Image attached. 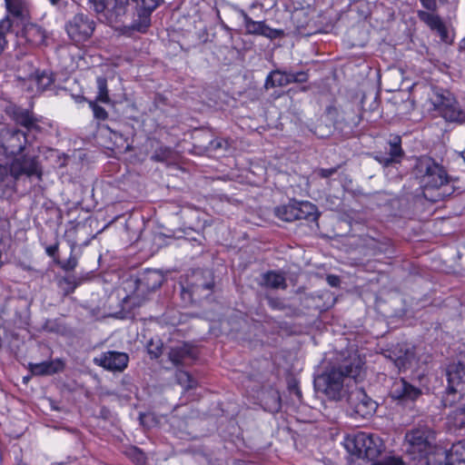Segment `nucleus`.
<instances>
[{
  "instance_id": "nucleus-49",
  "label": "nucleus",
  "mask_w": 465,
  "mask_h": 465,
  "mask_svg": "<svg viewBox=\"0 0 465 465\" xmlns=\"http://www.w3.org/2000/svg\"><path fill=\"white\" fill-rule=\"evenodd\" d=\"M422 6L429 11H436L437 0H420Z\"/></svg>"
},
{
  "instance_id": "nucleus-11",
  "label": "nucleus",
  "mask_w": 465,
  "mask_h": 465,
  "mask_svg": "<svg viewBox=\"0 0 465 465\" xmlns=\"http://www.w3.org/2000/svg\"><path fill=\"white\" fill-rule=\"evenodd\" d=\"M383 355L391 360L400 371L411 367L415 361L414 347L407 343L397 344L386 350Z\"/></svg>"
},
{
  "instance_id": "nucleus-22",
  "label": "nucleus",
  "mask_w": 465,
  "mask_h": 465,
  "mask_svg": "<svg viewBox=\"0 0 465 465\" xmlns=\"http://www.w3.org/2000/svg\"><path fill=\"white\" fill-rule=\"evenodd\" d=\"M17 25L10 24L8 19L0 21V54H2L8 42L17 40Z\"/></svg>"
},
{
  "instance_id": "nucleus-52",
  "label": "nucleus",
  "mask_w": 465,
  "mask_h": 465,
  "mask_svg": "<svg viewBox=\"0 0 465 465\" xmlns=\"http://www.w3.org/2000/svg\"><path fill=\"white\" fill-rule=\"evenodd\" d=\"M45 251L50 257H54L58 251V243L48 246Z\"/></svg>"
},
{
  "instance_id": "nucleus-13",
  "label": "nucleus",
  "mask_w": 465,
  "mask_h": 465,
  "mask_svg": "<svg viewBox=\"0 0 465 465\" xmlns=\"http://www.w3.org/2000/svg\"><path fill=\"white\" fill-rule=\"evenodd\" d=\"M246 33L249 35H262L270 39H275L283 35L282 30L273 29L268 26L264 22L253 21L243 10L240 12Z\"/></svg>"
},
{
  "instance_id": "nucleus-2",
  "label": "nucleus",
  "mask_w": 465,
  "mask_h": 465,
  "mask_svg": "<svg viewBox=\"0 0 465 465\" xmlns=\"http://www.w3.org/2000/svg\"><path fill=\"white\" fill-rule=\"evenodd\" d=\"M363 367L362 360L356 354L350 355L342 363L327 368L314 379V388L328 399L340 401L348 392L347 384H353Z\"/></svg>"
},
{
  "instance_id": "nucleus-47",
  "label": "nucleus",
  "mask_w": 465,
  "mask_h": 465,
  "mask_svg": "<svg viewBox=\"0 0 465 465\" xmlns=\"http://www.w3.org/2000/svg\"><path fill=\"white\" fill-rule=\"evenodd\" d=\"M308 81V74L304 71H300L297 73H292V83H305Z\"/></svg>"
},
{
  "instance_id": "nucleus-12",
  "label": "nucleus",
  "mask_w": 465,
  "mask_h": 465,
  "mask_svg": "<svg viewBox=\"0 0 465 465\" xmlns=\"http://www.w3.org/2000/svg\"><path fill=\"white\" fill-rule=\"evenodd\" d=\"M129 362V356L125 352L108 351L94 359V363L110 371L122 372Z\"/></svg>"
},
{
  "instance_id": "nucleus-32",
  "label": "nucleus",
  "mask_w": 465,
  "mask_h": 465,
  "mask_svg": "<svg viewBox=\"0 0 465 465\" xmlns=\"http://www.w3.org/2000/svg\"><path fill=\"white\" fill-rule=\"evenodd\" d=\"M175 379L177 383H179L185 390H190L195 387L196 381L193 379V377L184 371L178 370L175 373Z\"/></svg>"
},
{
  "instance_id": "nucleus-26",
  "label": "nucleus",
  "mask_w": 465,
  "mask_h": 465,
  "mask_svg": "<svg viewBox=\"0 0 465 465\" xmlns=\"http://www.w3.org/2000/svg\"><path fill=\"white\" fill-rule=\"evenodd\" d=\"M129 0H114V5L108 10L106 19L108 23H117L125 15Z\"/></svg>"
},
{
  "instance_id": "nucleus-24",
  "label": "nucleus",
  "mask_w": 465,
  "mask_h": 465,
  "mask_svg": "<svg viewBox=\"0 0 465 465\" xmlns=\"http://www.w3.org/2000/svg\"><path fill=\"white\" fill-rule=\"evenodd\" d=\"M260 284L266 288L271 289H282L287 288L285 277L282 273L273 271L267 272L262 275Z\"/></svg>"
},
{
  "instance_id": "nucleus-1",
  "label": "nucleus",
  "mask_w": 465,
  "mask_h": 465,
  "mask_svg": "<svg viewBox=\"0 0 465 465\" xmlns=\"http://www.w3.org/2000/svg\"><path fill=\"white\" fill-rule=\"evenodd\" d=\"M28 143L27 134L18 128L6 127L0 132V153L15 156L11 163H0V195L11 199L17 192L19 181L36 176L42 178V166L38 156L22 153Z\"/></svg>"
},
{
  "instance_id": "nucleus-33",
  "label": "nucleus",
  "mask_w": 465,
  "mask_h": 465,
  "mask_svg": "<svg viewBox=\"0 0 465 465\" xmlns=\"http://www.w3.org/2000/svg\"><path fill=\"white\" fill-rule=\"evenodd\" d=\"M31 371L35 375L52 374L57 371L52 362H42L31 365Z\"/></svg>"
},
{
  "instance_id": "nucleus-23",
  "label": "nucleus",
  "mask_w": 465,
  "mask_h": 465,
  "mask_svg": "<svg viewBox=\"0 0 465 465\" xmlns=\"http://www.w3.org/2000/svg\"><path fill=\"white\" fill-rule=\"evenodd\" d=\"M444 465H465V440L451 446L445 455Z\"/></svg>"
},
{
  "instance_id": "nucleus-4",
  "label": "nucleus",
  "mask_w": 465,
  "mask_h": 465,
  "mask_svg": "<svg viewBox=\"0 0 465 465\" xmlns=\"http://www.w3.org/2000/svg\"><path fill=\"white\" fill-rule=\"evenodd\" d=\"M345 448L352 455L373 460L381 453L383 442L381 439L376 435L359 432L354 436L346 438Z\"/></svg>"
},
{
  "instance_id": "nucleus-19",
  "label": "nucleus",
  "mask_w": 465,
  "mask_h": 465,
  "mask_svg": "<svg viewBox=\"0 0 465 465\" xmlns=\"http://www.w3.org/2000/svg\"><path fill=\"white\" fill-rule=\"evenodd\" d=\"M168 357L175 366L186 365L196 357V350L188 343H183L171 348Z\"/></svg>"
},
{
  "instance_id": "nucleus-46",
  "label": "nucleus",
  "mask_w": 465,
  "mask_h": 465,
  "mask_svg": "<svg viewBox=\"0 0 465 465\" xmlns=\"http://www.w3.org/2000/svg\"><path fill=\"white\" fill-rule=\"evenodd\" d=\"M147 351L151 358L156 359L162 354V346L158 344L154 345L151 341L147 346Z\"/></svg>"
},
{
  "instance_id": "nucleus-44",
  "label": "nucleus",
  "mask_w": 465,
  "mask_h": 465,
  "mask_svg": "<svg viewBox=\"0 0 465 465\" xmlns=\"http://www.w3.org/2000/svg\"><path fill=\"white\" fill-rule=\"evenodd\" d=\"M339 166L331 167L328 169L320 168L315 171V173L321 177V178H329L331 175L335 174L338 172Z\"/></svg>"
},
{
  "instance_id": "nucleus-30",
  "label": "nucleus",
  "mask_w": 465,
  "mask_h": 465,
  "mask_svg": "<svg viewBox=\"0 0 465 465\" xmlns=\"http://www.w3.org/2000/svg\"><path fill=\"white\" fill-rule=\"evenodd\" d=\"M265 409L270 412H278L281 410V397L278 391H272L268 393L264 401Z\"/></svg>"
},
{
  "instance_id": "nucleus-16",
  "label": "nucleus",
  "mask_w": 465,
  "mask_h": 465,
  "mask_svg": "<svg viewBox=\"0 0 465 465\" xmlns=\"http://www.w3.org/2000/svg\"><path fill=\"white\" fill-rule=\"evenodd\" d=\"M435 11L419 10L417 15L419 19L426 24L431 31L435 32L443 42H448V30L441 18L434 13Z\"/></svg>"
},
{
  "instance_id": "nucleus-50",
  "label": "nucleus",
  "mask_w": 465,
  "mask_h": 465,
  "mask_svg": "<svg viewBox=\"0 0 465 465\" xmlns=\"http://www.w3.org/2000/svg\"><path fill=\"white\" fill-rule=\"evenodd\" d=\"M77 265L76 258L70 257L64 264L63 269L65 271H72L74 270Z\"/></svg>"
},
{
  "instance_id": "nucleus-55",
  "label": "nucleus",
  "mask_w": 465,
  "mask_h": 465,
  "mask_svg": "<svg viewBox=\"0 0 465 465\" xmlns=\"http://www.w3.org/2000/svg\"><path fill=\"white\" fill-rule=\"evenodd\" d=\"M460 49L465 53V38L460 43Z\"/></svg>"
},
{
  "instance_id": "nucleus-5",
  "label": "nucleus",
  "mask_w": 465,
  "mask_h": 465,
  "mask_svg": "<svg viewBox=\"0 0 465 465\" xmlns=\"http://www.w3.org/2000/svg\"><path fill=\"white\" fill-rule=\"evenodd\" d=\"M430 102L434 111L446 122L457 124L465 122V111L449 91H435Z\"/></svg>"
},
{
  "instance_id": "nucleus-31",
  "label": "nucleus",
  "mask_w": 465,
  "mask_h": 465,
  "mask_svg": "<svg viewBox=\"0 0 465 465\" xmlns=\"http://www.w3.org/2000/svg\"><path fill=\"white\" fill-rule=\"evenodd\" d=\"M98 93L95 100L101 103H110V97L107 88V81L104 77L99 76L96 79Z\"/></svg>"
},
{
  "instance_id": "nucleus-39",
  "label": "nucleus",
  "mask_w": 465,
  "mask_h": 465,
  "mask_svg": "<svg viewBox=\"0 0 465 465\" xmlns=\"http://www.w3.org/2000/svg\"><path fill=\"white\" fill-rule=\"evenodd\" d=\"M96 102H97L96 100L89 102V105L94 112V116L95 119H97L99 121H104L108 118V114L105 111V109L104 107L98 105L96 104Z\"/></svg>"
},
{
  "instance_id": "nucleus-56",
  "label": "nucleus",
  "mask_w": 465,
  "mask_h": 465,
  "mask_svg": "<svg viewBox=\"0 0 465 465\" xmlns=\"http://www.w3.org/2000/svg\"><path fill=\"white\" fill-rule=\"evenodd\" d=\"M4 262L2 260V252L0 251V269L3 267Z\"/></svg>"
},
{
  "instance_id": "nucleus-35",
  "label": "nucleus",
  "mask_w": 465,
  "mask_h": 465,
  "mask_svg": "<svg viewBox=\"0 0 465 465\" xmlns=\"http://www.w3.org/2000/svg\"><path fill=\"white\" fill-rule=\"evenodd\" d=\"M126 455L137 465H143L146 461L144 453L136 447H131L126 450Z\"/></svg>"
},
{
  "instance_id": "nucleus-8",
  "label": "nucleus",
  "mask_w": 465,
  "mask_h": 465,
  "mask_svg": "<svg viewBox=\"0 0 465 465\" xmlns=\"http://www.w3.org/2000/svg\"><path fill=\"white\" fill-rule=\"evenodd\" d=\"M163 282V275L156 270H146L134 282L135 291L133 294L124 298V303H130L131 308L139 307L142 304L140 295L145 292H153L159 288Z\"/></svg>"
},
{
  "instance_id": "nucleus-27",
  "label": "nucleus",
  "mask_w": 465,
  "mask_h": 465,
  "mask_svg": "<svg viewBox=\"0 0 465 465\" xmlns=\"http://www.w3.org/2000/svg\"><path fill=\"white\" fill-rule=\"evenodd\" d=\"M448 423L455 428L461 429L465 427V403H462L453 409L448 414Z\"/></svg>"
},
{
  "instance_id": "nucleus-40",
  "label": "nucleus",
  "mask_w": 465,
  "mask_h": 465,
  "mask_svg": "<svg viewBox=\"0 0 465 465\" xmlns=\"http://www.w3.org/2000/svg\"><path fill=\"white\" fill-rule=\"evenodd\" d=\"M457 392H454L450 390V386L447 388V391L445 395L442 397V404L444 407L452 406L454 402L460 400Z\"/></svg>"
},
{
  "instance_id": "nucleus-38",
  "label": "nucleus",
  "mask_w": 465,
  "mask_h": 465,
  "mask_svg": "<svg viewBox=\"0 0 465 465\" xmlns=\"http://www.w3.org/2000/svg\"><path fill=\"white\" fill-rule=\"evenodd\" d=\"M50 4L60 11L72 10L75 7L74 0H48Z\"/></svg>"
},
{
  "instance_id": "nucleus-51",
  "label": "nucleus",
  "mask_w": 465,
  "mask_h": 465,
  "mask_svg": "<svg viewBox=\"0 0 465 465\" xmlns=\"http://www.w3.org/2000/svg\"><path fill=\"white\" fill-rule=\"evenodd\" d=\"M327 282L328 283L332 286V287H336L340 284V278L338 276H335V275H328L327 276Z\"/></svg>"
},
{
  "instance_id": "nucleus-53",
  "label": "nucleus",
  "mask_w": 465,
  "mask_h": 465,
  "mask_svg": "<svg viewBox=\"0 0 465 465\" xmlns=\"http://www.w3.org/2000/svg\"><path fill=\"white\" fill-rule=\"evenodd\" d=\"M222 146H223L222 141H219V140L212 141L210 143V147L213 148V149H218V148H221Z\"/></svg>"
},
{
  "instance_id": "nucleus-10",
  "label": "nucleus",
  "mask_w": 465,
  "mask_h": 465,
  "mask_svg": "<svg viewBox=\"0 0 465 465\" xmlns=\"http://www.w3.org/2000/svg\"><path fill=\"white\" fill-rule=\"evenodd\" d=\"M5 114L16 124L24 127L27 132L40 129L39 119L30 108H24L16 104L8 103L4 107Z\"/></svg>"
},
{
  "instance_id": "nucleus-42",
  "label": "nucleus",
  "mask_w": 465,
  "mask_h": 465,
  "mask_svg": "<svg viewBox=\"0 0 465 465\" xmlns=\"http://www.w3.org/2000/svg\"><path fill=\"white\" fill-rule=\"evenodd\" d=\"M403 461L399 457H387L381 461L375 462L372 465H403Z\"/></svg>"
},
{
  "instance_id": "nucleus-43",
  "label": "nucleus",
  "mask_w": 465,
  "mask_h": 465,
  "mask_svg": "<svg viewBox=\"0 0 465 465\" xmlns=\"http://www.w3.org/2000/svg\"><path fill=\"white\" fill-rule=\"evenodd\" d=\"M88 2L94 12L97 14H102L106 9V4L104 0H88Z\"/></svg>"
},
{
  "instance_id": "nucleus-25",
  "label": "nucleus",
  "mask_w": 465,
  "mask_h": 465,
  "mask_svg": "<svg viewBox=\"0 0 465 465\" xmlns=\"http://www.w3.org/2000/svg\"><path fill=\"white\" fill-rule=\"evenodd\" d=\"M30 80L36 85L37 91L44 92L52 85L54 78L52 73L37 71L31 75Z\"/></svg>"
},
{
  "instance_id": "nucleus-29",
  "label": "nucleus",
  "mask_w": 465,
  "mask_h": 465,
  "mask_svg": "<svg viewBox=\"0 0 465 465\" xmlns=\"http://www.w3.org/2000/svg\"><path fill=\"white\" fill-rule=\"evenodd\" d=\"M213 287V282H194L191 285L190 291L192 295L201 298L203 296H208Z\"/></svg>"
},
{
  "instance_id": "nucleus-20",
  "label": "nucleus",
  "mask_w": 465,
  "mask_h": 465,
  "mask_svg": "<svg viewBox=\"0 0 465 465\" xmlns=\"http://www.w3.org/2000/svg\"><path fill=\"white\" fill-rule=\"evenodd\" d=\"M22 38L31 45H40L45 41V31L38 25L29 23V19L17 28V39Z\"/></svg>"
},
{
  "instance_id": "nucleus-3",
  "label": "nucleus",
  "mask_w": 465,
  "mask_h": 465,
  "mask_svg": "<svg viewBox=\"0 0 465 465\" xmlns=\"http://www.w3.org/2000/svg\"><path fill=\"white\" fill-rule=\"evenodd\" d=\"M412 173L423 190V196L438 202L445 193L438 192L449 183V175L444 167L429 156L419 157L412 169Z\"/></svg>"
},
{
  "instance_id": "nucleus-58",
  "label": "nucleus",
  "mask_w": 465,
  "mask_h": 465,
  "mask_svg": "<svg viewBox=\"0 0 465 465\" xmlns=\"http://www.w3.org/2000/svg\"><path fill=\"white\" fill-rule=\"evenodd\" d=\"M380 252H385L386 250L384 248H380Z\"/></svg>"
},
{
  "instance_id": "nucleus-28",
  "label": "nucleus",
  "mask_w": 465,
  "mask_h": 465,
  "mask_svg": "<svg viewBox=\"0 0 465 465\" xmlns=\"http://www.w3.org/2000/svg\"><path fill=\"white\" fill-rule=\"evenodd\" d=\"M295 212L296 209L294 202H291L288 204L278 206L274 210L275 215L284 222L296 221Z\"/></svg>"
},
{
  "instance_id": "nucleus-14",
  "label": "nucleus",
  "mask_w": 465,
  "mask_h": 465,
  "mask_svg": "<svg viewBox=\"0 0 465 465\" xmlns=\"http://www.w3.org/2000/svg\"><path fill=\"white\" fill-rule=\"evenodd\" d=\"M448 386L460 398L465 396V364L457 362L450 365L447 370Z\"/></svg>"
},
{
  "instance_id": "nucleus-17",
  "label": "nucleus",
  "mask_w": 465,
  "mask_h": 465,
  "mask_svg": "<svg viewBox=\"0 0 465 465\" xmlns=\"http://www.w3.org/2000/svg\"><path fill=\"white\" fill-rule=\"evenodd\" d=\"M390 393L396 400L414 401L421 394V391L404 379H400L393 382Z\"/></svg>"
},
{
  "instance_id": "nucleus-34",
  "label": "nucleus",
  "mask_w": 465,
  "mask_h": 465,
  "mask_svg": "<svg viewBox=\"0 0 465 465\" xmlns=\"http://www.w3.org/2000/svg\"><path fill=\"white\" fill-rule=\"evenodd\" d=\"M172 150L166 146H160L157 148L151 156V159L154 162H166L172 157Z\"/></svg>"
},
{
  "instance_id": "nucleus-45",
  "label": "nucleus",
  "mask_w": 465,
  "mask_h": 465,
  "mask_svg": "<svg viewBox=\"0 0 465 465\" xmlns=\"http://www.w3.org/2000/svg\"><path fill=\"white\" fill-rule=\"evenodd\" d=\"M162 0H141L142 7L151 13L153 12L160 4Z\"/></svg>"
},
{
  "instance_id": "nucleus-7",
  "label": "nucleus",
  "mask_w": 465,
  "mask_h": 465,
  "mask_svg": "<svg viewBox=\"0 0 465 465\" xmlns=\"http://www.w3.org/2000/svg\"><path fill=\"white\" fill-rule=\"evenodd\" d=\"M405 440L408 443L407 451L410 454L426 458L432 450L435 436L433 430L429 427L419 426L408 431Z\"/></svg>"
},
{
  "instance_id": "nucleus-36",
  "label": "nucleus",
  "mask_w": 465,
  "mask_h": 465,
  "mask_svg": "<svg viewBox=\"0 0 465 465\" xmlns=\"http://www.w3.org/2000/svg\"><path fill=\"white\" fill-rule=\"evenodd\" d=\"M274 72L276 74L275 75L276 86L282 87V86H286L290 84H292V72L282 71L280 69L274 70Z\"/></svg>"
},
{
  "instance_id": "nucleus-9",
  "label": "nucleus",
  "mask_w": 465,
  "mask_h": 465,
  "mask_svg": "<svg viewBox=\"0 0 465 465\" xmlns=\"http://www.w3.org/2000/svg\"><path fill=\"white\" fill-rule=\"evenodd\" d=\"M95 30V22L83 13L74 15L65 24V31L69 38L74 43L87 41Z\"/></svg>"
},
{
  "instance_id": "nucleus-18",
  "label": "nucleus",
  "mask_w": 465,
  "mask_h": 465,
  "mask_svg": "<svg viewBox=\"0 0 465 465\" xmlns=\"http://www.w3.org/2000/svg\"><path fill=\"white\" fill-rule=\"evenodd\" d=\"M389 143L390 151L388 153H380L374 156L375 160L384 167L400 163L404 156V152L401 146V140L399 136L394 137Z\"/></svg>"
},
{
  "instance_id": "nucleus-21",
  "label": "nucleus",
  "mask_w": 465,
  "mask_h": 465,
  "mask_svg": "<svg viewBox=\"0 0 465 465\" xmlns=\"http://www.w3.org/2000/svg\"><path fill=\"white\" fill-rule=\"evenodd\" d=\"M295 205V216L296 220H307V221H316L319 217L318 209L315 204L308 202H296L294 201Z\"/></svg>"
},
{
  "instance_id": "nucleus-15",
  "label": "nucleus",
  "mask_w": 465,
  "mask_h": 465,
  "mask_svg": "<svg viewBox=\"0 0 465 465\" xmlns=\"http://www.w3.org/2000/svg\"><path fill=\"white\" fill-rule=\"evenodd\" d=\"M7 10V15L4 19H8L10 24L17 25L19 28L23 23L29 19V11L25 0H5Z\"/></svg>"
},
{
  "instance_id": "nucleus-6",
  "label": "nucleus",
  "mask_w": 465,
  "mask_h": 465,
  "mask_svg": "<svg viewBox=\"0 0 465 465\" xmlns=\"http://www.w3.org/2000/svg\"><path fill=\"white\" fill-rule=\"evenodd\" d=\"M348 392L345 395L349 405L350 415L354 418L369 419L371 417L378 407V404L365 391L357 386L356 381L353 384H347Z\"/></svg>"
},
{
  "instance_id": "nucleus-37",
  "label": "nucleus",
  "mask_w": 465,
  "mask_h": 465,
  "mask_svg": "<svg viewBox=\"0 0 465 465\" xmlns=\"http://www.w3.org/2000/svg\"><path fill=\"white\" fill-rule=\"evenodd\" d=\"M77 284L78 283L74 277H64L60 281V286L65 295L72 293L77 287Z\"/></svg>"
},
{
  "instance_id": "nucleus-48",
  "label": "nucleus",
  "mask_w": 465,
  "mask_h": 465,
  "mask_svg": "<svg viewBox=\"0 0 465 465\" xmlns=\"http://www.w3.org/2000/svg\"><path fill=\"white\" fill-rule=\"evenodd\" d=\"M275 72L274 70L272 71L266 77V80H265V84H264V87L268 90L270 88H273V87H276V77H275Z\"/></svg>"
},
{
  "instance_id": "nucleus-41",
  "label": "nucleus",
  "mask_w": 465,
  "mask_h": 465,
  "mask_svg": "<svg viewBox=\"0 0 465 465\" xmlns=\"http://www.w3.org/2000/svg\"><path fill=\"white\" fill-rule=\"evenodd\" d=\"M266 300L272 310L284 311L287 308L283 301L278 297L267 296Z\"/></svg>"
},
{
  "instance_id": "nucleus-54",
  "label": "nucleus",
  "mask_w": 465,
  "mask_h": 465,
  "mask_svg": "<svg viewBox=\"0 0 465 465\" xmlns=\"http://www.w3.org/2000/svg\"><path fill=\"white\" fill-rule=\"evenodd\" d=\"M50 324H53V322H47L45 325V329H46L47 331H54V328L53 326H51Z\"/></svg>"
},
{
  "instance_id": "nucleus-57",
  "label": "nucleus",
  "mask_w": 465,
  "mask_h": 465,
  "mask_svg": "<svg viewBox=\"0 0 465 465\" xmlns=\"http://www.w3.org/2000/svg\"><path fill=\"white\" fill-rule=\"evenodd\" d=\"M296 394L300 397L301 396V391L299 390L296 391Z\"/></svg>"
}]
</instances>
